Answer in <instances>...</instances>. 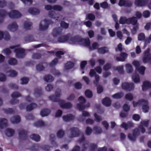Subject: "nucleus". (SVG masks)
Wrapping results in <instances>:
<instances>
[{
	"label": "nucleus",
	"instance_id": "nucleus-64",
	"mask_svg": "<svg viewBox=\"0 0 151 151\" xmlns=\"http://www.w3.org/2000/svg\"><path fill=\"white\" fill-rule=\"evenodd\" d=\"M78 100L81 104H84L86 102L85 99L82 96H80L78 98Z\"/></svg>",
	"mask_w": 151,
	"mask_h": 151
},
{
	"label": "nucleus",
	"instance_id": "nucleus-30",
	"mask_svg": "<svg viewBox=\"0 0 151 151\" xmlns=\"http://www.w3.org/2000/svg\"><path fill=\"white\" fill-rule=\"evenodd\" d=\"M50 110L47 109H45L42 110L40 113V114L42 117L46 116L48 115L50 113Z\"/></svg>",
	"mask_w": 151,
	"mask_h": 151
},
{
	"label": "nucleus",
	"instance_id": "nucleus-32",
	"mask_svg": "<svg viewBox=\"0 0 151 151\" xmlns=\"http://www.w3.org/2000/svg\"><path fill=\"white\" fill-rule=\"evenodd\" d=\"M147 101V103L143 102L142 104V109L143 111L145 113L147 112L149 110V107L148 106V102L147 100H145Z\"/></svg>",
	"mask_w": 151,
	"mask_h": 151
},
{
	"label": "nucleus",
	"instance_id": "nucleus-39",
	"mask_svg": "<svg viewBox=\"0 0 151 151\" xmlns=\"http://www.w3.org/2000/svg\"><path fill=\"white\" fill-rule=\"evenodd\" d=\"M35 126L37 127H40L45 126V124L44 122L42 120H39L34 123Z\"/></svg>",
	"mask_w": 151,
	"mask_h": 151
},
{
	"label": "nucleus",
	"instance_id": "nucleus-43",
	"mask_svg": "<svg viewBox=\"0 0 151 151\" xmlns=\"http://www.w3.org/2000/svg\"><path fill=\"white\" fill-rule=\"evenodd\" d=\"M49 17L53 19L58 18V14L54 11H50L48 14Z\"/></svg>",
	"mask_w": 151,
	"mask_h": 151
},
{
	"label": "nucleus",
	"instance_id": "nucleus-9",
	"mask_svg": "<svg viewBox=\"0 0 151 151\" xmlns=\"http://www.w3.org/2000/svg\"><path fill=\"white\" fill-rule=\"evenodd\" d=\"M19 138L20 139L25 140L27 138V134L28 132V131L25 130L23 129L18 131Z\"/></svg>",
	"mask_w": 151,
	"mask_h": 151
},
{
	"label": "nucleus",
	"instance_id": "nucleus-59",
	"mask_svg": "<svg viewBox=\"0 0 151 151\" xmlns=\"http://www.w3.org/2000/svg\"><path fill=\"white\" fill-rule=\"evenodd\" d=\"M95 77V80L93 81L94 84L96 86L98 85L99 82L100 80V77L98 75H96Z\"/></svg>",
	"mask_w": 151,
	"mask_h": 151
},
{
	"label": "nucleus",
	"instance_id": "nucleus-57",
	"mask_svg": "<svg viewBox=\"0 0 151 151\" xmlns=\"http://www.w3.org/2000/svg\"><path fill=\"white\" fill-rule=\"evenodd\" d=\"M21 96V94L18 92H14L11 94V96L13 99L17 98Z\"/></svg>",
	"mask_w": 151,
	"mask_h": 151
},
{
	"label": "nucleus",
	"instance_id": "nucleus-41",
	"mask_svg": "<svg viewBox=\"0 0 151 151\" xmlns=\"http://www.w3.org/2000/svg\"><path fill=\"white\" fill-rule=\"evenodd\" d=\"M29 137L31 139L37 142L39 141L40 139V137L39 135L34 134L30 135Z\"/></svg>",
	"mask_w": 151,
	"mask_h": 151
},
{
	"label": "nucleus",
	"instance_id": "nucleus-13",
	"mask_svg": "<svg viewBox=\"0 0 151 151\" xmlns=\"http://www.w3.org/2000/svg\"><path fill=\"white\" fill-rule=\"evenodd\" d=\"M127 56V53L124 52H121L119 55V56L117 57L116 59L118 61L124 62L125 61Z\"/></svg>",
	"mask_w": 151,
	"mask_h": 151
},
{
	"label": "nucleus",
	"instance_id": "nucleus-45",
	"mask_svg": "<svg viewBox=\"0 0 151 151\" xmlns=\"http://www.w3.org/2000/svg\"><path fill=\"white\" fill-rule=\"evenodd\" d=\"M9 64L11 65H15L17 63V60L14 58H11L8 61Z\"/></svg>",
	"mask_w": 151,
	"mask_h": 151
},
{
	"label": "nucleus",
	"instance_id": "nucleus-6",
	"mask_svg": "<svg viewBox=\"0 0 151 151\" xmlns=\"http://www.w3.org/2000/svg\"><path fill=\"white\" fill-rule=\"evenodd\" d=\"M70 137L71 138L78 137L81 133L79 129L76 127L71 128H70Z\"/></svg>",
	"mask_w": 151,
	"mask_h": 151
},
{
	"label": "nucleus",
	"instance_id": "nucleus-60",
	"mask_svg": "<svg viewBox=\"0 0 151 151\" xmlns=\"http://www.w3.org/2000/svg\"><path fill=\"white\" fill-rule=\"evenodd\" d=\"M138 40L139 41H142L145 39V36L144 33H139L138 37Z\"/></svg>",
	"mask_w": 151,
	"mask_h": 151
},
{
	"label": "nucleus",
	"instance_id": "nucleus-5",
	"mask_svg": "<svg viewBox=\"0 0 151 151\" xmlns=\"http://www.w3.org/2000/svg\"><path fill=\"white\" fill-rule=\"evenodd\" d=\"M44 21L46 24L45 25L43 26L40 23L39 24V29L40 30L44 31L47 30L48 28L49 24H52L54 23V22L51 19H45Z\"/></svg>",
	"mask_w": 151,
	"mask_h": 151
},
{
	"label": "nucleus",
	"instance_id": "nucleus-15",
	"mask_svg": "<svg viewBox=\"0 0 151 151\" xmlns=\"http://www.w3.org/2000/svg\"><path fill=\"white\" fill-rule=\"evenodd\" d=\"M62 30L60 27L54 28L52 31V34L54 37H56L61 35Z\"/></svg>",
	"mask_w": 151,
	"mask_h": 151
},
{
	"label": "nucleus",
	"instance_id": "nucleus-16",
	"mask_svg": "<svg viewBox=\"0 0 151 151\" xmlns=\"http://www.w3.org/2000/svg\"><path fill=\"white\" fill-rule=\"evenodd\" d=\"M18 27V25L15 22H12L8 26V29L11 31L14 32L17 30Z\"/></svg>",
	"mask_w": 151,
	"mask_h": 151
},
{
	"label": "nucleus",
	"instance_id": "nucleus-24",
	"mask_svg": "<svg viewBox=\"0 0 151 151\" xmlns=\"http://www.w3.org/2000/svg\"><path fill=\"white\" fill-rule=\"evenodd\" d=\"M28 12L31 14L37 15L39 14L40 12V10L35 8H30L28 9Z\"/></svg>",
	"mask_w": 151,
	"mask_h": 151
},
{
	"label": "nucleus",
	"instance_id": "nucleus-31",
	"mask_svg": "<svg viewBox=\"0 0 151 151\" xmlns=\"http://www.w3.org/2000/svg\"><path fill=\"white\" fill-rule=\"evenodd\" d=\"M74 63L72 62H68L65 64V68L66 70L70 69L74 66Z\"/></svg>",
	"mask_w": 151,
	"mask_h": 151
},
{
	"label": "nucleus",
	"instance_id": "nucleus-36",
	"mask_svg": "<svg viewBox=\"0 0 151 151\" xmlns=\"http://www.w3.org/2000/svg\"><path fill=\"white\" fill-rule=\"evenodd\" d=\"M49 98L50 100L52 101L53 102H58L59 104V101L61 100H60L59 98L54 95H52L50 96Z\"/></svg>",
	"mask_w": 151,
	"mask_h": 151
},
{
	"label": "nucleus",
	"instance_id": "nucleus-56",
	"mask_svg": "<svg viewBox=\"0 0 151 151\" xmlns=\"http://www.w3.org/2000/svg\"><path fill=\"white\" fill-rule=\"evenodd\" d=\"M86 18L87 19L90 20L91 21H93L95 19V17L93 14L91 13H89L88 14L86 17Z\"/></svg>",
	"mask_w": 151,
	"mask_h": 151
},
{
	"label": "nucleus",
	"instance_id": "nucleus-23",
	"mask_svg": "<svg viewBox=\"0 0 151 151\" xmlns=\"http://www.w3.org/2000/svg\"><path fill=\"white\" fill-rule=\"evenodd\" d=\"M133 126V124L131 122H129L127 123L123 122L121 125V127L124 128L126 130H127L129 128L132 127Z\"/></svg>",
	"mask_w": 151,
	"mask_h": 151
},
{
	"label": "nucleus",
	"instance_id": "nucleus-12",
	"mask_svg": "<svg viewBox=\"0 0 151 151\" xmlns=\"http://www.w3.org/2000/svg\"><path fill=\"white\" fill-rule=\"evenodd\" d=\"M59 105L62 108L64 109H69L72 106L70 103L68 102L64 103V101L63 100L59 101Z\"/></svg>",
	"mask_w": 151,
	"mask_h": 151
},
{
	"label": "nucleus",
	"instance_id": "nucleus-8",
	"mask_svg": "<svg viewBox=\"0 0 151 151\" xmlns=\"http://www.w3.org/2000/svg\"><path fill=\"white\" fill-rule=\"evenodd\" d=\"M122 87L123 89L130 91L134 89V84L133 83L124 82L122 84Z\"/></svg>",
	"mask_w": 151,
	"mask_h": 151
},
{
	"label": "nucleus",
	"instance_id": "nucleus-26",
	"mask_svg": "<svg viewBox=\"0 0 151 151\" xmlns=\"http://www.w3.org/2000/svg\"><path fill=\"white\" fill-rule=\"evenodd\" d=\"M15 133L14 129L11 128H7L5 131V134L6 135L9 137L12 136Z\"/></svg>",
	"mask_w": 151,
	"mask_h": 151
},
{
	"label": "nucleus",
	"instance_id": "nucleus-11",
	"mask_svg": "<svg viewBox=\"0 0 151 151\" xmlns=\"http://www.w3.org/2000/svg\"><path fill=\"white\" fill-rule=\"evenodd\" d=\"M149 0H135L134 4L138 6H146L148 3Z\"/></svg>",
	"mask_w": 151,
	"mask_h": 151
},
{
	"label": "nucleus",
	"instance_id": "nucleus-1",
	"mask_svg": "<svg viewBox=\"0 0 151 151\" xmlns=\"http://www.w3.org/2000/svg\"><path fill=\"white\" fill-rule=\"evenodd\" d=\"M8 15L12 19H17L21 17V14L17 10H13L10 12H7L4 9H0V17L4 18Z\"/></svg>",
	"mask_w": 151,
	"mask_h": 151
},
{
	"label": "nucleus",
	"instance_id": "nucleus-10",
	"mask_svg": "<svg viewBox=\"0 0 151 151\" xmlns=\"http://www.w3.org/2000/svg\"><path fill=\"white\" fill-rule=\"evenodd\" d=\"M149 124V121H142L141 122V124L138 126L139 129L141 130V132L144 133L145 132V129L143 126L146 127H147Z\"/></svg>",
	"mask_w": 151,
	"mask_h": 151
},
{
	"label": "nucleus",
	"instance_id": "nucleus-20",
	"mask_svg": "<svg viewBox=\"0 0 151 151\" xmlns=\"http://www.w3.org/2000/svg\"><path fill=\"white\" fill-rule=\"evenodd\" d=\"M10 120L12 124H17L19 123L20 122L21 118L19 116L16 115L11 118Z\"/></svg>",
	"mask_w": 151,
	"mask_h": 151
},
{
	"label": "nucleus",
	"instance_id": "nucleus-19",
	"mask_svg": "<svg viewBox=\"0 0 151 151\" xmlns=\"http://www.w3.org/2000/svg\"><path fill=\"white\" fill-rule=\"evenodd\" d=\"M111 100L108 97H106L102 100V103L104 106H109L111 104Z\"/></svg>",
	"mask_w": 151,
	"mask_h": 151
},
{
	"label": "nucleus",
	"instance_id": "nucleus-58",
	"mask_svg": "<svg viewBox=\"0 0 151 151\" xmlns=\"http://www.w3.org/2000/svg\"><path fill=\"white\" fill-rule=\"evenodd\" d=\"M21 80L22 82L21 83L22 84H26L29 81V78L27 77H24L21 79Z\"/></svg>",
	"mask_w": 151,
	"mask_h": 151
},
{
	"label": "nucleus",
	"instance_id": "nucleus-18",
	"mask_svg": "<svg viewBox=\"0 0 151 151\" xmlns=\"http://www.w3.org/2000/svg\"><path fill=\"white\" fill-rule=\"evenodd\" d=\"M44 64H45L46 65H47V64L45 62L39 63L36 66V70L39 72L44 70L45 67L43 66Z\"/></svg>",
	"mask_w": 151,
	"mask_h": 151
},
{
	"label": "nucleus",
	"instance_id": "nucleus-63",
	"mask_svg": "<svg viewBox=\"0 0 151 151\" xmlns=\"http://www.w3.org/2000/svg\"><path fill=\"white\" fill-rule=\"evenodd\" d=\"M92 130L91 128L89 127H87L85 131L86 134L87 135H90L91 133Z\"/></svg>",
	"mask_w": 151,
	"mask_h": 151
},
{
	"label": "nucleus",
	"instance_id": "nucleus-21",
	"mask_svg": "<svg viewBox=\"0 0 151 151\" xmlns=\"http://www.w3.org/2000/svg\"><path fill=\"white\" fill-rule=\"evenodd\" d=\"M74 116L71 114H68L64 115L63 117V120L65 122H70L74 120Z\"/></svg>",
	"mask_w": 151,
	"mask_h": 151
},
{
	"label": "nucleus",
	"instance_id": "nucleus-29",
	"mask_svg": "<svg viewBox=\"0 0 151 151\" xmlns=\"http://www.w3.org/2000/svg\"><path fill=\"white\" fill-rule=\"evenodd\" d=\"M80 43L86 46L89 47L90 46V42L88 38L83 39L81 38Z\"/></svg>",
	"mask_w": 151,
	"mask_h": 151
},
{
	"label": "nucleus",
	"instance_id": "nucleus-22",
	"mask_svg": "<svg viewBox=\"0 0 151 151\" xmlns=\"http://www.w3.org/2000/svg\"><path fill=\"white\" fill-rule=\"evenodd\" d=\"M7 120L4 118H1L0 119V128L2 129L7 126Z\"/></svg>",
	"mask_w": 151,
	"mask_h": 151
},
{
	"label": "nucleus",
	"instance_id": "nucleus-35",
	"mask_svg": "<svg viewBox=\"0 0 151 151\" xmlns=\"http://www.w3.org/2000/svg\"><path fill=\"white\" fill-rule=\"evenodd\" d=\"M24 40L27 43L34 41L35 39L32 35H29L24 37Z\"/></svg>",
	"mask_w": 151,
	"mask_h": 151
},
{
	"label": "nucleus",
	"instance_id": "nucleus-49",
	"mask_svg": "<svg viewBox=\"0 0 151 151\" xmlns=\"http://www.w3.org/2000/svg\"><path fill=\"white\" fill-rule=\"evenodd\" d=\"M145 68L143 66H141L138 68H137L136 69L138 71L139 73L142 75H143L145 71Z\"/></svg>",
	"mask_w": 151,
	"mask_h": 151
},
{
	"label": "nucleus",
	"instance_id": "nucleus-40",
	"mask_svg": "<svg viewBox=\"0 0 151 151\" xmlns=\"http://www.w3.org/2000/svg\"><path fill=\"white\" fill-rule=\"evenodd\" d=\"M34 94L39 96H40L42 94V89L41 87L35 88L34 90Z\"/></svg>",
	"mask_w": 151,
	"mask_h": 151
},
{
	"label": "nucleus",
	"instance_id": "nucleus-54",
	"mask_svg": "<svg viewBox=\"0 0 151 151\" xmlns=\"http://www.w3.org/2000/svg\"><path fill=\"white\" fill-rule=\"evenodd\" d=\"M82 104H77V107L78 109L80 111H83L85 109L86 106Z\"/></svg>",
	"mask_w": 151,
	"mask_h": 151
},
{
	"label": "nucleus",
	"instance_id": "nucleus-2",
	"mask_svg": "<svg viewBox=\"0 0 151 151\" xmlns=\"http://www.w3.org/2000/svg\"><path fill=\"white\" fill-rule=\"evenodd\" d=\"M137 21V18L134 17L129 18L128 19H127L125 17H121L119 19V23L120 24H131L133 25H135L136 24Z\"/></svg>",
	"mask_w": 151,
	"mask_h": 151
},
{
	"label": "nucleus",
	"instance_id": "nucleus-33",
	"mask_svg": "<svg viewBox=\"0 0 151 151\" xmlns=\"http://www.w3.org/2000/svg\"><path fill=\"white\" fill-rule=\"evenodd\" d=\"M44 80L47 82H52L54 80V78L51 75H48L44 77Z\"/></svg>",
	"mask_w": 151,
	"mask_h": 151
},
{
	"label": "nucleus",
	"instance_id": "nucleus-28",
	"mask_svg": "<svg viewBox=\"0 0 151 151\" xmlns=\"http://www.w3.org/2000/svg\"><path fill=\"white\" fill-rule=\"evenodd\" d=\"M37 106V104L32 103L27 105L26 107V109L27 111H31Z\"/></svg>",
	"mask_w": 151,
	"mask_h": 151
},
{
	"label": "nucleus",
	"instance_id": "nucleus-52",
	"mask_svg": "<svg viewBox=\"0 0 151 151\" xmlns=\"http://www.w3.org/2000/svg\"><path fill=\"white\" fill-rule=\"evenodd\" d=\"M126 70L128 73H131L133 71V68L132 65L129 64H127L126 65Z\"/></svg>",
	"mask_w": 151,
	"mask_h": 151
},
{
	"label": "nucleus",
	"instance_id": "nucleus-48",
	"mask_svg": "<svg viewBox=\"0 0 151 151\" xmlns=\"http://www.w3.org/2000/svg\"><path fill=\"white\" fill-rule=\"evenodd\" d=\"M60 26L61 27L64 29H68L69 26L68 23H66L64 21H61L60 22Z\"/></svg>",
	"mask_w": 151,
	"mask_h": 151
},
{
	"label": "nucleus",
	"instance_id": "nucleus-4",
	"mask_svg": "<svg viewBox=\"0 0 151 151\" xmlns=\"http://www.w3.org/2000/svg\"><path fill=\"white\" fill-rule=\"evenodd\" d=\"M150 48H148L144 53L142 61L145 63L150 62L151 64V55L150 53Z\"/></svg>",
	"mask_w": 151,
	"mask_h": 151
},
{
	"label": "nucleus",
	"instance_id": "nucleus-50",
	"mask_svg": "<svg viewBox=\"0 0 151 151\" xmlns=\"http://www.w3.org/2000/svg\"><path fill=\"white\" fill-rule=\"evenodd\" d=\"M85 94L86 97L89 98H91L93 96L92 91L89 90H87L86 91Z\"/></svg>",
	"mask_w": 151,
	"mask_h": 151
},
{
	"label": "nucleus",
	"instance_id": "nucleus-44",
	"mask_svg": "<svg viewBox=\"0 0 151 151\" xmlns=\"http://www.w3.org/2000/svg\"><path fill=\"white\" fill-rule=\"evenodd\" d=\"M32 25V23L30 22H25L24 23V26L26 30L30 29V27Z\"/></svg>",
	"mask_w": 151,
	"mask_h": 151
},
{
	"label": "nucleus",
	"instance_id": "nucleus-61",
	"mask_svg": "<svg viewBox=\"0 0 151 151\" xmlns=\"http://www.w3.org/2000/svg\"><path fill=\"white\" fill-rule=\"evenodd\" d=\"M4 34V39L6 40H9L10 38V36L9 33L7 32H5Z\"/></svg>",
	"mask_w": 151,
	"mask_h": 151
},
{
	"label": "nucleus",
	"instance_id": "nucleus-7",
	"mask_svg": "<svg viewBox=\"0 0 151 151\" xmlns=\"http://www.w3.org/2000/svg\"><path fill=\"white\" fill-rule=\"evenodd\" d=\"M14 51L16 53V57L18 58H23L25 56V50L23 48L15 49Z\"/></svg>",
	"mask_w": 151,
	"mask_h": 151
},
{
	"label": "nucleus",
	"instance_id": "nucleus-62",
	"mask_svg": "<svg viewBox=\"0 0 151 151\" xmlns=\"http://www.w3.org/2000/svg\"><path fill=\"white\" fill-rule=\"evenodd\" d=\"M9 76L12 77H15L16 76L17 74V73L14 70H10L9 71Z\"/></svg>",
	"mask_w": 151,
	"mask_h": 151
},
{
	"label": "nucleus",
	"instance_id": "nucleus-34",
	"mask_svg": "<svg viewBox=\"0 0 151 151\" xmlns=\"http://www.w3.org/2000/svg\"><path fill=\"white\" fill-rule=\"evenodd\" d=\"M98 51L100 54H104L108 52L107 48L106 47H104L99 48Z\"/></svg>",
	"mask_w": 151,
	"mask_h": 151
},
{
	"label": "nucleus",
	"instance_id": "nucleus-47",
	"mask_svg": "<svg viewBox=\"0 0 151 151\" xmlns=\"http://www.w3.org/2000/svg\"><path fill=\"white\" fill-rule=\"evenodd\" d=\"M99 47V45L96 42H94L92 44V47L89 46V49L90 50H93L98 49Z\"/></svg>",
	"mask_w": 151,
	"mask_h": 151
},
{
	"label": "nucleus",
	"instance_id": "nucleus-17",
	"mask_svg": "<svg viewBox=\"0 0 151 151\" xmlns=\"http://www.w3.org/2000/svg\"><path fill=\"white\" fill-rule=\"evenodd\" d=\"M149 88H151V83L147 81H144L142 86V91H144Z\"/></svg>",
	"mask_w": 151,
	"mask_h": 151
},
{
	"label": "nucleus",
	"instance_id": "nucleus-25",
	"mask_svg": "<svg viewBox=\"0 0 151 151\" xmlns=\"http://www.w3.org/2000/svg\"><path fill=\"white\" fill-rule=\"evenodd\" d=\"M70 41L73 43L79 42L80 43L81 38L78 36H75L69 38Z\"/></svg>",
	"mask_w": 151,
	"mask_h": 151
},
{
	"label": "nucleus",
	"instance_id": "nucleus-37",
	"mask_svg": "<svg viewBox=\"0 0 151 151\" xmlns=\"http://www.w3.org/2000/svg\"><path fill=\"white\" fill-rule=\"evenodd\" d=\"M143 102H145V103H147V101H145V100L143 99H141L138 101V102H135L134 101H133L132 103L133 104V106L135 107L138 105L142 104Z\"/></svg>",
	"mask_w": 151,
	"mask_h": 151
},
{
	"label": "nucleus",
	"instance_id": "nucleus-38",
	"mask_svg": "<svg viewBox=\"0 0 151 151\" xmlns=\"http://www.w3.org/2000/svg\"><path fill=\"white\" fill-rule=\"evenodd\" d=\"M132 78L135 83H137L140 82L139 76L137 74L135 73L132 76Z\"/></svg>",
	"mask_w": 151,
	"mask_h": 151
},
{
	"label": "nucleus",
	"instance_id": "nucleus-14",
	"mask_svg": "<svg viewBox=\"0 0 151 151\" xmlns=\"http://www.w3.org/2000/svg\"><path fill=\"white\" fill-rule=\"evenodd\" d=\"M70 34L61 36L58 37V41L60 43H63L67 41L69 39Z\"/></svg>",
	"mask_w": 151,
	"mask_h": 151
},
{
	"label": "nucleus",
	"instance_id": "nucleus-3",
	"mask_svg": "<svg viewBox=\"0 0 151 151\" xmlns=\"http://www.w3.org/2000/svg\"><path fill=\"white\" fill-rule=\"evenodd\" d=\"M50 147L48 145H45L40 146L37 144H33L31 148L32 151H38L40 149H41L45 151H50L51 147Z\"/></svg>",
	"mask_w": 151,
	"mask_h": 151
},
{
	"label": "nucleus",
	"instance_id": "nucleus-27",
	"mask_svg": "<svg viewBox=\"0 0 151 151\" xmlns=\"http://www.w3.org/2000/svg\"><path fill=\"white\" fill-rule=\"evenodd\" d=\"M50 139L51 142V144L53 147H56L58 146L57 143L55 141V136L54 134H52L50 135Z\"/></svg>",
	"mask_w": 151,
	"mask_h": 151
},
{
	"label": "nucleus",
	"instance_id": "nucleus-46",
	"mask_svg": "<svg viewBox=\"0 0 151 151\" xmlns=\"http://www.w3.org/2000/svg\"><path fill=\"white\" fill-rule=\"evenodd\" d=\"M2 110L7 114H12L14 112V111L12 108L3 109Z\"/></svg>",
	"mask_w": 151,
	"mask_h": 151
},
{
	"label": "nucleus",
	"instance_id": "nucleus-53",
	"mask_svg": "<svg viewBox=\"0 0 151 151\" xmlns=\"http://www.w3.org/2000/svg\"><path fill=\"white\" fill-rule=\"evenodd\" d=\"M93 130L95 132V133L96 134L101 133L102 130L101 128L98 126H95L93 128Z\"/></svg>",
	"mask_w": 151,
	"mask_h": 151
},
{
	"label": "nucleus",
	"instance_id": "nucleus-42",
	"mask_svg": "<svg viewBox=\"0 0 151 151\" xmlns=\"http://www.w3.org/2000/svg\"><path fill=\"white\" fill-rule=\"evenodd\" d=\"M124 95L123 93L121 92L115 93L112 96V97L115 99H119L122 98Z\"/></svg>",
	"mask_w": 151,
	"mask_h": 151
},
{
	"label": "nucleus",
	"instance_id": "nucleus-55",
	"mask_svg": "<svg viewBox=\"0 0 151 151\" xmlns=\"http://www.w3.org/2000/svg\"><path fill=\"white\" fill-rule=\"evenodd\" d=\"M125 98L126 100L129 101H132L133 99L132 95L130 93L126 94Z\"/></svg>",
	"mask_w": 151,
	"mask_h": 151
},
{
	"label": "nucleus",
	"instance_id": "nucleus-51",
	"mask_svg": "<svg viewBox=\"0 0 151 151\" xmlns=\"http://www.w3.org/2000/svg\"><path fill=\"white\" fill-rule=\"evenodd\" d=\"M65 135V132L62 129H60L58 131L57 133L58 137L62 138Z\"/></svg>",
	"mask_w": 151,
	"mask_h": 151
}]
</instances>
